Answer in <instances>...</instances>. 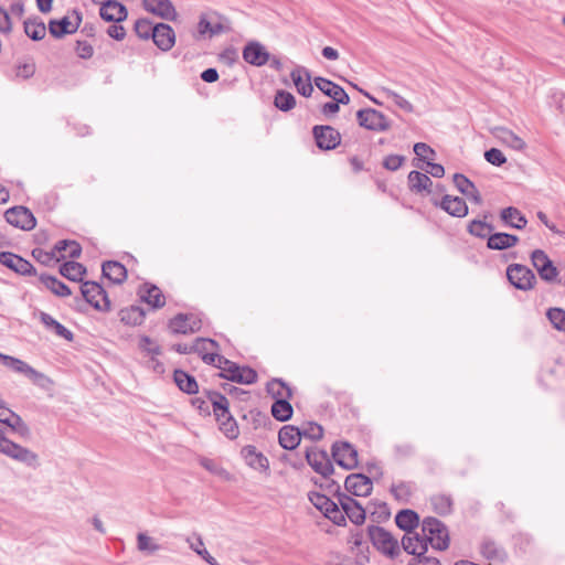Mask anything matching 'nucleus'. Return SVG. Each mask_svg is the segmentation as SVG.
Masks as SVG:
<instances>
[{"instance_id": "obj_1", "label": "nucleus", "mask_w": 565, "mask_h": 565, "mask_svg": "<svg viewBox=\"0 0 565 565\" xmlns=\"http://www.w3.org/2000/svg\"><path fill=\"white\" fill-rule=\"evenodd\" d=\"M450 542L447 526L437 518L427 516L420 523V532L408 533L402 537L403 550L414 555L418 562H423L428 550V544L434 550L445 551Z\"/></svg>"}, {"instance_id": "obj_2", "label": "nucleus", "mask_w": 565, "mask_h": 565, "mask_svg": "<svg viewBox=\"0 0 565 565\" xmlns=\"http://www.w3.org/2000/svg\"><path fill=\"white\" fill-rule=\"evenodd\" d=\"M215 366L221 370L218 376L231 382L249 385L257 381V372L254 369L239 366L223 355L218 358Z\"/></svg>"}, {"instance_id": "obj_3", "label": "nucleus", "mask_w": 565, "mask_h": 565, "mask_svg": "<svg viewBox=\"0 0 565 565\" xmlns=\"http://www.w3.org/2000/svg\"><path fill=\"white\" fill-rule=\"evenodd\" d=\"M2 364L15 373L23 374L34 385L42 390L50 391L54 385V381L51 377L35 370L23 360H20L11 355H7Z\"/></svg>"}, {"instance_id": "obj_4", "label": "nucleus", "mask_w": 565, "mask_h": 565, "mask_svg": "<svg viewBox=\"0 0 565 565\" xmlns=\"http://www.w3.org/2000/svg\"><path fill=\"white\" fill-rule=\"evenodd\" d=\"M367 535L373 546L388 558H396L401 554L397 539L382 526L371 525L367 527Z\"/></svg>"}, {"instance_id": "obj_5", "label": "nucleus", "mask_w": 565, "mask_h": 565, "mask_svg": "<svg viewBox=\"0 0 565 565\" xmlns=\"http://www.w3.org/2000/svg\"><path fill=\"white\" fill-rule=\"evenodd\" d=\"M0 452L31 468L39 467V456L31 449L10 439L0 440Z\"/></svg>"}, {"instance_id": "obj_6", "label": "nucleus", "mask_w": 565, "mask_h": 565, "mask_svg": "<svg viewBox=\"0 0 565 565\" xmlns=\"http://www.w3.org/2000/svg\"><path fill=\"white\" fill-rule=\"evenodd\" d=\"M359 126L371 131H387L392 125L388 118L374 108L360 109L356 113Z\"/></svg>"}, {"instance_id": "obj_7", "label": "nucleus", "mask_w": 565, "mask_h": 565, "mask_svg": "<svg viewBox=\"0 0 565 565\" xmlns=\"http://www.w3.org/2000/svg\"><path fill=\"white\" fill-rule=\"evenodd\" d=\"M507 278L509 282L519 290L527 291L534 288L536 277L526 266L521 264H511L507 268Z\"/></svg>"}, {"instance_id": "obj_8", "label": "nucleus", "mask_w": 565, "mask_h": 565, "mask_svg": "<svg viewBox=\"0 0 565 565\" xmlns=\"http://www.w3.org/2000/svg\"><path fill=\"white\" fill-rule=\"evenodd\" d=\"M84 299L99 311L110 310V300L105 289L95 281H84L81 286Z\"/></svg>"}, {"instance_id": "obj_9", "label": "nucleus", "mask_w": 565, "mask_h": 565, "mask_svg": "<svg viewBox=\"0 0 565 565\" xmlns=\"http://www.w3.org/2000/svg\"><path fill=\"white\" fill-rule=\"evenodd\" d=\"M4 218L10 225L22 231H31L36 226V218L33 213L22 205H17L7 210Z\"/></svg>"}, {"instance_id": "obj_10", "label": "nucleus", "mask_w": 565, "mask_h": 565, "mask_svg": "<svg viewBox=\"0 0 565 565\" xmlns=\"http://www.w3.org/2000/svg\"><path fill=\"white\" fill-rule=\"evenodd\" d=\"M531 260L539 276L546 282H555L558 277V269L554 266L547 254L542 249H535L531 254Z\"/></svg>"}, {"instance_id": "obj_11", "label": "nucleus", "mask_w": 565, "mask_h": 565, "mask_svg": "<svg viewBox=\"0 0 565 565\" xmlns=\"http://www.w3.org/2000/svg\"><path fill=\"white\" fill-rule=\"evenodd\" d=\"M332 457L342 468L351 470L359 463L358 450L348 441H335L332 445Z\"/></svg>"}, {"instance_id": "obj_12", "label": "nucleus", "mask_w": 565, "mask_h": 565, "mask_svg": "<svg viewBox=\"0 0 565 565\" xmlns=\"http://www.w3.org/2000/svg\"><path fill=\"white\" fill-rule=\"evenodd\" d=\"M306 460L315 472L321 475L323 478H329L334 471L327 451L317 447L307 448Z\"/></svg>"}, {"instance_id": "obj_13", "label": "nucleus", "mask_w": 565, "mask_h": 565, "mask_svg": "<svg viewBox=\"0 0 565 565\" xmlns=\"http://www.w3.org/2000/svg\"><path fill=\"white\" fill-rule=\"evenodd\" d=\"M317 147L321 150H333L341 143V134L329 125H317L312 128Z\"/></svg>"}, {"instance_id": "obj_14", "label": "nucleus", "mask_w": 565, "mask_h": 565, "mask_svg": "<svg viewBox=\"0 0 565 565\" xmlns=\"http://www.w3.org/2000/svg\"><path fill=\"white\" fill-rule=\"evenodd\" d=\"M337 497H338L339 504H340L342 511L344 512V515H347L352 523H354L356 525L364 523V521H365L364 508L352 497H350L343 492H340L339 484H337Z\"/></svg>"}, {"instance_id": "obj_15", "label": "nucleus", "mask_w": 565, "mask_h": 565, "mask_svg": "<svg viewBox=\"0 0 565 565\" xmlns=\"http://www.w3.org/2000/svg\"><path fill=\"white\" fill-rule=\"evenodd\" d=\"M345 490L355 497H367L373 489L372 480L363 473H351L344 481Z\"/></svg>"}, {"instance_id": "obj_16", "label": "nucleus", "mask_w": 565, "mask_h": 565, "mask_svg": "<svg viewBox=\"0 0 565 565\" xmlns=\"http://www.w3.org/2000/svg\"><path fill=\"white\" fill-rule=\"evenodd\" d=\"M0 264L23 276L35 274V268L29 260L11 252H0Z\"/></svg>"}, {"instance_id": "obj_17", "label": "nucleus", "mask_w": 565, "mask_h": 565, "mask_svg": "<svg viewBox=\"0 0 565 565\" xmlns=\"http://www.w3.org/2000/svg\"><path fill=\"white\" fill-rule=\"evenodd\" d=\"M169 329L174 334L194 333L201 329V321L193 315L178 313L169 321Z\"/></svg>"}, {"instance_id": "obj_18", "label": "nucleus", "mask_w": 565, "mask_h": 565, "mask_svg": "<svg viewBox=\"0 0 565 565\" xmlns=\"http://www.w3.org/2000/svg\"><path fill=\"white\" fill-rule=\"evenodd\" d=\"M243 60L250 65L263 66L269 62L270 54L262 43L250 41L243 49Z\"/></svg>"}, {"instance_id": "obj_19", "label": "nucleus", "mask_w": 565, "mask_h": 565, "mask_svg": "<svg viewBox=\"0 0 565 565\" xmlns=\"http://www.w3.org/2000/svg\"><path fill=\"white\" fill-rule=\"evenodd\" d=\"M217 349V342L212 339L198 338L193 342V353H198L206 364L214 366L218 362V358L222 356L216 353Z\"/></svg>"}, {"instance_id": "obj_20", "label": "nucleus", "mask_w": 565, "mask_h": 565, "mask_svg": "<svg viewBox=\"0 0 565 565\" xmlns=\"http://www.w3.org/2000/svg\"><path fill=\"white\" fill-rule=\"evenodd\" d=\"M313 83L324 95L333 100L341 103L342 105H348L350 103V97L347 92L332 81L317 76L313 79Z\"/></svg>"}, {"instance_id": "obj_21", "label": "nucleus", "mask_w": 565, "mask_h": 565, "mask_svg": "<svg viewBox=\"0 0 565 565\" xmlns=\"http://www.w3.org/2000/svg\"><path fill=\"white\" fill-rule=\"evenodd\" d=\"M433 204L435 206H439L454 217H465L469 211L468 205L462 198L449 194L444 195L440 201H434Z\"/></svg>"}, {"instance_id": "obj_22", "label": "nucleus", "mask_w": 565, "mask_h": 565, "mask_svg": "<svg viewBox=\"0 0 565 565\" xmlns=\"http://www.w3.org/2000/svg\"><path fill=\"white\" fill-rule=\"evenodd\" d=\"M74 12L76 14L75 22L71 21L68 17H63L61 20H51L49 22V32L52 36L61 39L66 34H72L77 31L82 17L77 11Z\"/></svg>"}, {"instance_id": "obj_23", "label": "nucleus", "mask_w": 565, "mask_h": 565, "mask_svg": "<svg viewBox=\"0 0 565 565\" xmlns=\"http://www.w3.org/2000/svg\"><path fill=\"white\" fill-rule=\"evenodd\" d=\"M99 15L107 22L119 23L127 19L128 11L127 8L119 1L107 0L102 4L99 9Z\"/></svg>"}, {"instance_id": "obj_24", "label": "nucleus", "mask_w": 565, "mask_h": 565, "mask_svg": "<svg viewBox=\"0 0 565 565\" xmlns=\"http://www.w3.org/2000/svg\"><path fill=\"white\" fill-rule=\"evenodd\" d=\"M141 301L148 303L152 309H160L166 305V297L161 289L152 284L145 282L138 289Z\"/></svg>"}, {"instance_id": "obj_25", "label": "nucleus", "mask_w": 565, "mask_h": 565, "mask_svg": "<svg viewBox=\"0 0 565 565\" xmlns=\"http://www.w3.org/2000/svg\"><path fill=\"white\" fill-rule=\"evenodd\" d=\"M152 40L161 51H169L175 43L174 30L166 23H158L152 30Z\"/></svg>"}, {"instance_id": "obj_26", "label": "nucleus", "mask_w": 565, "mask_h": 565, "mask_svg": "<svg viewBox=\"0 0 565 565\" xmlns=\"http://www.w3.org/2000/svg\"><path fill=\"white\" fill-rule=\"evenodd\" d=\"M143 7L161 19L169 21L177 19L175 8L170 0H143Z\"/></svg>"}, {"instance_id": "obj_27", "label": "nucleus", "mask_w": 565, "mask_h": 565, "mask_svg": "<svg viewBox=\"0 0 565 565\" xmlns=\"http://www.w3.org/2000/svg\"><path fill=\"white\" fill-rule=\"evenodd\" d=\"M452 181L457 190L465 195L468 200L476 204L482 203V198L472 181H470L465 174L455 173L452 177Z\"/></svg>"}, {"instance_id": "obj_28", "label": "nucleus", "mask_w": 565, "mask_h": 565, "mask_svg": "<svg viewBox=\"0 0 565 565\" xmlns=\"http://www.w3.org/2000/svg\"><path fill=\"white\" fill-rule=\"evenodd\" d=\"M245 462L253 469L266 471L269 469V461L267 457L257 451L256 447L253 445H247L242 448L241 451Z\"/></svg>"}, {"instance_id": "obj_29", "label": "nucleus", "mask_w": 565, "mask_h": 565, "mask_svg": "<svg viewBox=\"0 0 565 565\" xmlns=\"http://www.w3.org/2000/svg\"><path fill=\"white\" fill-rule=\"evenodd\" d=\"M290 77L297 88V92L305 96L310 97L313 92L311 77L305 67L298 66L291 71Z\"/></svg>"}, {"instance_id": "obj_30", "label": "nucleus", "mask_w": 565, "mask_h": 565, "mask_svg": "<svg viewBox=\"0 0 565 565\" xmlns=\"http://www.w3.org/2000/svg\"><path fill=\"white\" fill-rule=\"evenodd\" d=\"M301 440V433L299 427L286 425L280 428L278 433L279 445L287 450H292L298 447Z\"/></svg>"}, {"instance_id": "obj_31", "label": "nucleus", "mask_w": 565, "mask_h": 565, "mask_svg": "<svg viewBox=\"0 0 565 565\" xmlns=\"http://www.w3.org/2000/svg\"><path fill=\"white\" fill-rule=\"evenodd\" d=\"M396 525L408 533H418L415 531L419 525V515L417 512L411 509L399 511L395 516Z\"/></svg>"}, {"instance_id": "obj_32", "label": "nucleus", "mask_w": 565, "mask_h": 565, "mask_svg": "<svg viewBox=\"0 0 565 565\" xmlns=\"http://www.w3.org/2000/svg\"><path fill=\"white\" fill-rule=\"evenodd\" d=\"M519 243V237L513 234L498 232L488 237L487 247L493 250H504L515 246Z\"/></svg>"}, {"instance_id": "obj_33", "label": "nucleus", "mask_w": 565, "mask_h": 565, "mask_svg": "<svg viewBox=\"0 0 565 565\" xmlns=\"http://www.w3.org/2000/svg\"><path fill=\"white\" fill-rule=\"evenodd\" d=\"M103 275L114 284H122L127 279L126 267L116 260H107L102 266Z\"/></svg>"}, {"instance_id": "obj_34", "label": "nucleus", "mask_w": 565, "mask_h": 565, "mask_svg": "<svg viewBox=\"0 0 565 565\" xmlns=\"http://www.w3.org/2000/svg\"><path fill=\"white\" fill-rule=\"evenodd\" d=\"M500 218L505 225L516 230H522L527 224L526 217L514 206L501 210Z\"/></svg>"}, {"instance_id": "obj_35", "label": "nucleus", "mask_w": 565, "mask_h": 565, "mask_svg": "<svg viewBox=\"0 0 565 565\" xmlns=\"http://www.w3.org/2000/svg\"><path fill=\"white\" fill-rule=\"evenodd\" d=\"M0 423L9 426L13 430L19 431L22 436L29 434V428L22 418L17 413L7 407H2V409H0Z\"/></svg>"}, {"instance_id": "obj_36", "label": "nucleus", "mask_w": 565, "mask_h": 565, "mask_svg": "<svg viewBox=\"0 0 565 565\" xmlns=\"http://www.w3.org/2000/svg\"><path fill=\"white\" fill-rule=\"evenodd\" d=\"M266 392L275 401L277 399H291L292 390L281 379H273L266 384Z\"/></svg>"}, {"instance_id": "obj_37", "label": "nucleus", "mask_w": 565, "mask_h": 565, "mask_svg": "<svg viewBox=\"0 0 565 565\" xmlns=\"http://www.w3.org/2000/svg\"><path fill=\"white\" fill-rule=\"evenodd\" d=\"M120 321L126 326H140L146 317V311L139 306L122 308L119 313Z\"/></svg>"}, {"instance_id": "obj_38", "label": "nucleus", "mask_w": 565, "mask_h": 565, "mask_svg": "<svg viewBox=\"0 0 565 565\" xmlns=\"http://www.w3.org/2000/svg\"><path fill=\"white\" fill-rule=\"evenodd\" d=\"M173 380L177 386L186 394H196L199 392L195 377L183 370H174Z\"/></svg>"}, {"instance_id": "obj_39", "label": "nucleus", "mask_w": 565, "mask_h": 565, "mask_svg": "<svg viewBox=\"0 0 565 565\" xmlns=\"http://www.w3.org/2000/svg\"><path fill=\"white\" fill-rule=\"evenodd\" d=\"M493 134L503 143L511 147L514 150H523L526 147L525 141L516 136L512 130L504 127H495Z\"/></svg>"}, {"instance_id": "obj_40", "label": "nucleus", "mask_w": 565, "mask_h": 565, "mask_svg": "<svg viewBox=\"0 0 565 565\" xmlns=\"http://www.w3.org/2000/svg\"><path fill=\"white\" fill-rule=\"evenodd\" d=\"M433 181L430 178L419 171L413 170L408 173V186L412 192L420 193L423 191L430 192Z\"/></svg>"}, {"instance_id": "obj_41", "label": "nucleus", "mask_w": 565, "mask_h": 565, "mask_svg": "<svg viewBox=\"0 0 565 565\" xmlns=\"http://www.w3.org/2000/svg\"><path fill=\"white\" fill-rule=\"evenodd\" d=\"M40 320L47 329L53 330L56 335L67 341H73V332L68 330L66 327H64L62 323H60L57 320H55L51 315L46 312H41Z\"/></svg>"}, {"instance_id": "obj_42", "label": "nucleus", "mask_w": 565, "mask_h": 565, "mask_svg": "<svg viewBox=\"0 0 565 565\" xmlns=\"http://www.w3.org/2000/svg\"><path fill=\"white\" fill-rule=\"evenodd\" d=\"M39 279L45 288L58 297H67L72 294L71 289L54 276L41 274Z\"/></svg>"}, {"instance_id": "obj_43", "label": "nucleus", "mask_w": 565, "mask_h": 565, "mask_svg": "<svg viewBox=\"0 0 565 565\" xmlns=\"http://www.w3.org/2000/svg\"><path fill=\"white\" fill-rule=\"evenodd\" d=\"M416 487L414 482L401 481L398 483L392 484L391 493L398 502L408 503Z\"/></svg>"}, {"instance_id": "obj_44", "label": "nucleus", "mask_w": 565, "mask_h": 565, "mask_svg": "<svg viewBox=\"0 0 565 565\" xmlns=\"http://www.w3.org/2000/svg\"><path fill=\"white\" fill-rule=\"evenodd\" d=\"M289 401L290 399H277L273 403L270 413L276 420L287 422L292 417L294 408Z\"/></svg>"}, {"instance_id": "obj_45", "label": "nucleus", "mask_w": 565, "mask_h": 565, "mask_svg": "<svg viewBox=\"0 0 565 565\" xmlns=\"http://www.w3.org/2000/svg\"><path fill=\"white\" fill-rule=\"evenodd\" d=\"M60 274L72 281H82L86 268L76 262H65L60 267Z\"/></svg>"}, {"instance_id": "obj_46", "label": "nucleus", "mask_w": 565, "mask_h": 565, "mask_svg": "<svg viewBox=\"0 0 565 565\" xmlns=\"http://www.w3.org/2000/svg\"><path fill=\"white\" fill-rule=\"evenodd\" d=\"M220 430L231 440H234L239 435V428L236 419L232 414L225 415L224 417H216Z\"/></svg>"}, {"instance_id": "obj_47", "label": "nucleus", "mask_w": 565, "mask_h": 565, "mask_svg": "<svg viewBox=\"0 0 565 565\" xmlns=\"http://www.w3.org/2000/svg\"><path fill=\"white\" fill-rule=\"evenodd\" d=\"M54 250L61 254L60 256L63 258H77L82 253L81 245L75 241H58L54 246Z\"/></svg>"}, {"instance_id": "obj_48", "label": "nucleus", "mask_w": 565, "mask_h": 565, "mask_svg": "<svg viewBox=\"0 0 565 565\" xmlns=\"http://www.w3.org/2000/svg\"><path fill=\"white\" fill-rule=\"evenodd\" d=\"M24 32L31 40L40 41L46 34V26L40 20L28 19L24 21Z\"/></svg>"}, {"instance_id": "obj_49", "label": "nucleus", "mask_w": 565, "mask_h": 565, "mask_svg": "<svg viewBox=\"0 0 565 565\" xmlns=\"http://www.w3.org/2000/svg\"><path fill=\"white\" fill-rule=\"evenodd\" d=\"M467 231L472 236L478 238H487L491 235L493 226L486 221L472 220L467 226Z\"/></svg>"}, {"instance_id": "obj_50", "label": "nucleus", "mask_w": 565, "mask_h": 565, "mask_svg": "<svg viewBox=\"0 0 565 565\" xmlns=\"http://www.w3.org/2000/svg\"><path fill=\"white\" fill-rule=\"evenodd\" d=\"M274 105L281 111H289L296 106V98L291 93L280 89L275 95Z\"/></svg>"}, {"instance_id": "obj_51", "label": "nucleus", "mask_w": 565, "mask_h": 565, "mask_svg": "<svg viewBox=\"0 0 565 565\" xmlns=\"http://www.w3.org/2000/svg\"><path fill=\"white\" fill-rule=\"evenodd\" d=\"M137 548L142 553L151 555L161 550V545L146 533H139L137 535Z\"/></svg>"}, {"instance_id": "obj_52", "label": "nucleus", "mask_w": 565, "mask_h": 565, "mask_svg": "<svg viewBox=\"0 0 565 565\" xmlns=\"http://www.w3.org/2000/svg\"><path fill=\"white\" fill-rule=\"evenodd\" d=\"M431 505L436 513L446 515L451 512L452 500L446 494H437L431 498Z\"/></svg>"}, {"instance_id": "obj_53", "label": "nucleus", "mask_w": 565, "mask_h": 565, "mask_svg": "<svg viewBox=\"0 0 565 565\" xmlns=\"http://www.w3.org/2000/svg\"><path fill=\"white\" fill-rule=\"evenodd\" d=\"M243 419L248 422L253 429H258L259 427L266 426V424L269 422V417L257 408L250 409L244 414Z\"/></svg>"}, {"instance_id": "obj_54", "label": "nucleus", "mask_w": 565, "mask_h": 565, "mask_svg": "<svg viewBox=\"0 0 565 565\" xmlns=\"http://www.w3.org/2000/svg\"><path fill=\"white\" fill-rule=\"evenodd\" d=\"M481 553L488 559H502L504 551L494 541L486 540L481 544Z\"/></svg>"}, {"instance_id": "obj_55", "label": "nucleus", "mask_w": 565, "mask_h": 565, "mask_svg": "<svg viewBox=\"0 0 565 565\" xmlns=\"http://www.w3.org/2000/svg\"><path fill=\"white\" fill-rule=\"evenodd\" d=\"M299 429L301 438L305 437L310 440H319L323 437L322 426L315 422L303 423Z\"/></svg>"}, {"instance_id": "obj_56", "label": "nucleus", "mask_w": 565, "mask_h": 565, "mask_svg": "<svg viewBox=\"0 0 565 565\" xmlns=\"http://www.w3.org/2000/svg\"><path fill=\"white\" fill-rule=\"evenodd\" d=\"M309 500L323 514L327 513L330 508L334 507L335 503L329 497L319 492L309 493Z\"/></svg>"}, {"instance_id": "obj_57", "label": "nucleus", "mask_w": 565, "mask_h": 565, "mask_svg": "<svg viewBox=\"0 0 565 565\" xmlns=\"http://www.w3.org/2000/svg\"><path fill=\"white\" fill-rule=\"evenodd\" d=\"M546 317L552 326L562 332H565V310L562 308H550Z\"/></svg>"}, {"instance_id": "obj_58", "label": "nucleus", "mask_w": 565, "mask_h": 565, "mask_svg": "<svg viewBox=\"0 0 565 565\" xmlns=\"http://www.w3.org/2000/svg\"><path fill=\"white\" fill-rule=\"evenodd\" d=\"M382 93L390 99H392L394 102V104L399 107L402 110L406 111V113H413L414 111V106L412 105L411 102H408L406 98H404L402 95H399L398 93L394 92L393 89H390V88H382Z\"/></svg>"}, {"instance_id": "obj_59", "label": "nucleus", "mask_w": 565, "mask_h": 565, "mask_svg": "<svg viewBox=\"0 0 565 565\" xmlns=\"http://www.w3.org/2000/svg\"><path fill=\"white\" fill-rule=\"evenodd\" d=\"M134 30L140 39L148 40L152 38V30L154 25L147 19H139L135 22Z\"/></svg>"}, {"instance_id": "obj_60", "label": "nucleus", "mask_w": 565, "mask_h": 565, "mask_svg": "<svg viewBox=\"0 0 565 565\" xmlns=\"http://www.w3.org/2000/svg\"><path fill=\"white\" fill-rule=\"evenodd\" d=\"M139 348L149 355H160L161 348L158 343H156L148 335L140 337Z\"/></svg>"}, {"instance_id": "obj_61", "label": "nucleus", "mask_w": 565, "mask_h": 565, "mask_svg": "<svg viewBox=\"0 0 565 565\" xmlns=\"http://www.w3.org/2000/svg\"><path fill=\"white\" fill-rule=\"evenodd\" d=\"M486 160L495 166L501 167L507 162V158L500 149L491 148L484 152Z\"/></svg>"}, {"instance_id": "obj_62", "label": "nucleus", "mask_w": 565, "mask_h": 565, "mask_svg": "<svg viewBox=\"0 0 565 565\" xmlns=\"http://www.w3.org/2000/svg\"><path fill=\"white\" fill-rule=\"evenodd\" d=\"M404 161V156L388 154L383 160V167L388 171H396L403 166Z\"/></svg>"}, {"instance_id": "obj_63", "label": "nucleus", "mask_w": 565, "mask_h": 565, "mask_svg": "<svg viewBox=\"0 0 565 565\" xmlns=\"http://www.w3.org/2000/svg\"><path fill=\"white\" fill-rule=\"evenodd\" d=\"M339 502L334 503V507L330 508L324 516L331 520L337 525H345V515L342 510L339 508Z\"/></svg>"}, {"instance_id": "obj_64", "label": "nucleus", "mask_w": 565, "mask_h": 565, "mask_svg": "<svg viewBox=\"0 0 565 565\" xmlns=\"http://www.w3.org/2000/svg\"><path fill=\"white\" fill-rule=\"evenodd\" d=\"M228 401L227 398L222 394L221 396H216L215 406L213 407V413L216 417H224L225 415L231 414L228 409Z\"/></svg>"}]
</instances>
